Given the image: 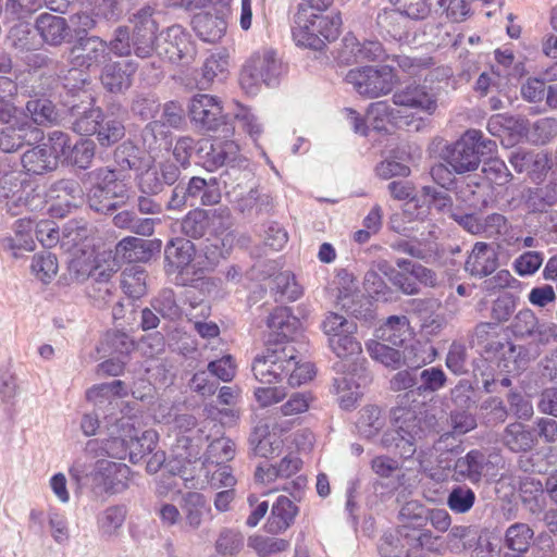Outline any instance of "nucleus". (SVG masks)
<instances>
[{
  "mask_svg": "<svg viewBox=\"0 0 557 557\" xmlns=\"http://www.w3.org/2000/svg\"><path fill=\"white\" fill-rule=\"evenodd\" d=\"M267 323L269 329L276 333V341L282 342H288L287 339L296 333L299 326V320L286 307L275 308L269 315Z\"/></svg>",
  "mask_w": 557,
  "mask_h": 557,
  "instance_id": "obj_38",
  "label": "nucleus"
},
{
  "mask_svg": "<svg viewBox=\"0 0 557 557\" xmlns=\"http://www.w3.org/2000/svg\"><path fill=\"white\" fill-rule=\"evenodd\" d=\"M127 509L124 505H112L97 516V527L101 536L116 537L124 525Z\"/></svg>",
  "mask_w": 557,
  "mask_h": 557,
  "instance_id": "obj_35",
  "label": "nucleus"
},
{
  "mask_svg": "<svg viewBox=\"0 0 557 557\" xmlns=\"http://www.w3.org/2000/svg\"><path fill=\"white\" fill-rule=\"evenodd\" d=\"M393 102L399 107L433 114L437 109V95L430 86L412 83L398 89L393 95Z\"/></svg>",
  "mask_w": 557,
  "mask_h": 557,
  "instance_id": "obj_14",
  "label": "nucleus"
},
{
  "mask_svg": "<svg viewBox=\"0 0 557 557\" xmlns=\"http://www.w3.org/2000/svg\"><path fill=\"white\" fill-rule=\"evenodd\" d=\"M475 494L467 485H456L447 497V506L456 513H466L474 505Z\"/></svg>",
  "mask_w": 557,
  "mask_h": 557,
  "instance_id": "obj_57",
  "label": "nucleus"
},
{
  "mask_svg": "<svg viewBox=\"0 0 557 557\" xmlns=\"http://www.w3.org/2000/svg\"><path fill=\"white\" fill-rule=\"evenodd\" d=\"M32 271L38 280L49 283L58 273V261L54 255H35L32 260Z\"/></svg>",
  "mask_w": 557,
  "mask_h": 557,
  "instance_id": "obj_64",
  "label": "nucleus"
},
{
  "mask_svg": "<svg viewBox=\"0 0 557 557\" xmlns=\"http://www.w3.org/2000/svg\"><path fill=\"white\" fill-rule=\"evenodd\" d=\"M174 451L178 462H182V465L180 467L172 466L171 471L178 474L185 481L186 486L195 487L194 483L188 485V482L195 480V467L193 469L189 467L200 460V446L195 444L190 436L183 434L177 437Z\"/></svg>",
  "mask_w": 557,
  "mask_h": 557,
  "instance_id": "obj_20",
  "label": "nucleus"
},
{
  "mask_svg": "<svg viewBox=\"0 0 557 557\" xmlns=\"http://www.w3.org/2000/svg\"><path fill=\"white\" fill-rule=\"evenodd\" d=\"M193 28L197 36L207 42H216L226 30V22L216 14L209 12H200L196 14L191 21Z\"/></svg>",
  "mask_w": 557,
  "mask_h": 557,
  "instance_id": "obj_31",
  "label": "nucleus"
},
{
  "mask_svg": "<svg viewBox=\"0 0 557 557\" xmlns=\"http://www.w3.org/2000/svg\"><path fill=\"white\" fill-rule=\"evenodd\" d=\"M486 466L485 455L481 450L472 449L455 461L453 479L456 482L469 481L472 484H478L483 478Z\"/></svg>",
  "mask_w": 557,
  "mask_h": 557,
  "instance_id": "obj_22",
  "label": "nucleus"
},
{
  "mask_svg": "<svg viewBox=\"0 0 557 557\" xmlns=\"http://www.w3.org/2000/svg\"><path fill=\"white\" fill-rule=\"evenodd\" d=\"M90 177L94 181L92 186L106 190L107 194L122 197L126 194V186L114 170L100 168L92 171Z\"/></svg>",
  "mask_w": 557,
  "mask_h": 557,
  "instance_id": "obj_50",
  "label": "nucleus"
},
{
  "mask_svg": "<svg viewBox=\"0 0 557 557\" xmlns=\"http://www.w3.org/2000/svg\"><path fill=\"white\" fill-rule=\"evenodd\" d=\"M48 195L51 199L59 200V205L77 207L83 199V190L78 182L63 178L51 185Z\"/></svg>",
  "mask_w": 557,
  "mask_h": 557,
  "instance_id": "obj_44",
  "label": "nucleus"
},
{
  "mask_svg": "<svg viewBox=\"0 0 557 557\" xmlns=\"http://www.w3.org/2000/svg\"><path fill=\"white\" fill-rule=\"evenodd\" d=\"M44 133L35 127L21 125L17 128H7L0 132V149L3 152H14L24 145H32L40 141Z\"/></svg>",
  "mask_w": 557,
  "mask_h": 557,
  "instance_id": "obj_29",
  "label": "nucleus"
},
{
  "mask_svg": "<svg viewBox=\"0 0 557 557\" xmlns=\"http://www.w3.org/2000/svg\"><path fill=\"white\" fill-rule=\"evenodd\" d=\"M421 237L412 236L411 239H398L392 244L396 251L407 253L412 258L426 260L432 257L434 248L428 237L420 234Z\"/></svg>",
  "mask_w": 557,
  "mask_h": 557,
  "instance_id": "obj_48",
  "label": "nucleus"
},
{
  "mask_svg": "<svg viewBox=\"0 0 557 557\" xmlns=\"http://www.w3.org/2000/svg\"><path fill=\"white\" fill-rule=\"evenodd\" d=\"M181 175L180 168L170 161L147 165L137 173V186L144 195H158L172 186Z\"/></svg>",
  "mask_w": 557,
  "mask_h": 557,
  "instance_id": "obj_13",
  "label": "nucleus"
},
{
  "mask_svg": "<svg viewBox=\"0 0 557 557\" xmlns=\"http://www.w3.org/2000/svg\"><path fill=\"white\" fill-rule=\"evenodd\" d=\"M90 476L94 491L115 495L129 487L132 470L125 463L101 459L96 462Z\"/></svg>",
  "mask_w": 557,
  "mask_h": 557,
  "instance_id": "obj_9",
  "label": "nucleus"
},
{
  "mask_svg": "<svg viewBox=\"0 0 557 557\" xmlns=\"http://www.w3.org/2000/svg\"><path fill=\"white\" fill-rule=\"evenodd\" d=\"M394 428L382 436V445L387 449H395L404 459L411 458L418 444L430 435L437 433V420L434 414L397 408L394 410Z\"/></svg>",
  "mask_w": 557,
  "mask_h": 557,
  "instance_id": "obj_2",
  "label": "nucleus"
},
{
  "mask_svg": "<svg viewBox=\"0 0 557 557\" xmlns=\"http://www.w3.org/2000/svg\"><path fill=\"white\" fill-rule=\"evenodd\" d=\"M102 268L99 261L92 260L89 256L79 255L69 262V278L72 283H82L87 278L91 280L96 271Z\"/></svg>",
  "mask_w": 557,
  "mask_h": 557,
  "instance_id": "obj_49",
  "label": "nucleus"
},
{
  "mask_svg": "<svg viewBox=\"0 0 557 557\" xmlns=\"http://www.w3.org/2000/svg\"><path fill=\"white\" fill-rule=\"evenodd\" d=\"M26 114L38 126H49L58 121L59 113L53 102L45 97L32 98L25 104Z\"/></svg>",
  "mask_w": 557,
  "mask_h": 557,
  "instance_id": "obj_41",
  "label": "nucleus"
},
{
  "mask_svg": "<svg viewBox=\"0 0 557 557\" xmlns=\"http://www.w3.org/2000/svg\"><path fill=\"white\" fill-rule=\"evenodd\" d=\"M214 216L212 210H191L181 222L182 233L193 239L201 238L210 231Z\"/></svg>",
  "mask_w": 557,
  "mask_h": 557,
  "instance_id": "obj_36",
  "label": "nucleus"
},
{
  "mask_svg": "<svg viewBox=\"0 0 557 557\" xmlns=\"http://www.w3.org/2000/svg\"><path fill=\"white\" fill-rule=\"evenodd\" d=\"M166 273L183 272L194 260L195 245L186 238L169 242L164 250Z\"/></svg>",
  "mask_w": 557,
  "mask_h": 557,
  "instance_id": "obj_26",
  "label": "nucleus"
},
{
  "mask_svg": "<svg viewBox=\"0 0 557 557\" xmlns=\"http://www.w3.org/2000/svg\"><path fill=\"white\" fill-rule=\"evenodd\" d=\"M497 265L495 249L486 243H476L466 260L465 270L472 276L484 277L495 272Z\"/></svg>",
  "mask_w": 557,
  "mask_h": 557,
  "instance_id": "obj_24",
  "label": "nucleus"
},
{
  "mask_svg": "<svg viewBox=\"0 0 557 557\" xmlns=\"http://www.w3.org/2000/svg\"><path fill=\"white\" fill-rule=\"evenodd\" d=\"M119 429L125 431L128 437V455L132 463L139 462L146 455L151 454L158 443V434L153 430L139 431L131 422L129 418L119 419Z\"/></svg>",
  "mask_w": 557,
  "mask_h": 557,
  "instance_id": "obj_16",
  "label": "nucleus"
},
{
  "mask_svg": "<svg viewBox=\"0 0 557 557\" xmlns=\"http://www.w3.org/2000/svg\"><path fill=\"white\" fill-rule=\"evenodd\" d=\"M96 145L89 138H83L72 145L65 163L79 169H87L95 157Z\"/></svg>",
  "mask_w": 557,
  "mask_h": 557,
  "instance_id": "obj_54",
  "label": "nucleus"
},
{
  "mask_svg": "<svg viewBox=\"0 0 557 557\" xmlns=\"http://www.w3.org/2000/svg\"><path fill=\"white\" fill-rule=\"evenodd\" d=\"M35 29L42 41L52 47L61 46L70 36V26L62 16L41 13L35 21Z\"/></svg>",
  "mask_w": 557,
  "mask_h": 557,
  "instance_id": "obj_23",
  "label": "nucleus"
},
{
  "mask_svg": "<svg viewBox=\"0 0 557 557\" xmlns=\"http://www.w3.org/2000/svg\"><path fill=\"white\" fill-rule=\"evenodd\" d=\"M436 349L426 344L416 342L405 347L403 351V364L418 371L425 364L432 363L436 358Z\"/></svg>",
  "mask_w": 557,
  "mask_h": 557,
  "instance_id": "obj_45",
  "label": "nucleus"
},
{
  "mask_svg": "<svg viewBox=\"0 0 557 557\" xmlns=\"http://www.w3.org/2000/svg\"><path fill=\"white\" fill-rule=\"evenodd\" d=\"M327 345L339 359L334 364V370L338 374L334 379L338 401L344 409H350L362 395L361 384L367 383V376L358 374V370H363L362 364H359L361 344L355 333H345L338 338H332Z\"/></svg>",
  "mask_w": 557,
  "mask_h": 557,
  "instance_id": "obj_1",
  "label": "nucleus"
},
{
  "mask_svg": "<svg viewBox=\"0 0 557 557\" xmlns=\"http://www.w3.org/2000/svg\"><path fill=\"white\" fill-rule=\"evenodd\" d=\"M137 64L132 61L111 62L101 71V84L110 92L121 94L132 86Z\"/></svg>",
  "mask_w": 557,
  "mask_h": 557,
  "instance_id": "obj_21",
  "label": "nucleus"
},
{
  "mask_svg": "<svg viewBox=\"0 0 557 557\" xmlns=\"http://www.w3.org/2000/svg\"><path fill=\"white\" fill-rule=\"evenodd\" d=\"M183 527L188 531H197L206 518L212 519V509L206 496L199 492H187L181 502Z\"/></svg>",
  "mask_w": 557,
  "mask_h": 557,
  "instance_id": "obj_19",
  "label": "nucleus"
},
{
  "mask_svg": "<svg viewBox=\"0 0 557 557\" xmlns=\"http://www.w3.org/2000/svg\"><path fill=\"white\" fill-rule=\"evenodd\" d=\"M400 14L412 20H424L432 14H442L446 0H392Z\"/></svg>",
  "mask_w": 557,
  "mask_h": 557,
  "instance_id": "obj_32",
  "label": "nucleus"
},
{
  "mask_svg": "<svg viewBox=\"0 0 557 557\" xmlns=\"http://www.w3.org/2000/svg\"><path fill=\"white\" fill-rule=\"evenodd\" d=\"M247 545L253 549L259 557H269L270 555L287 550L289 542L284 539L253 534L248 537Z\"/></svg>",
  "mask_w": 557,
  "mask_h": 557,
  "instance_id": "obj_52",
  "label": "nucleus"
},
{
  "mask_svg": "<svg viewBox=\"0 0 557 557\" xmlns=\"http://www.w3.org/2000/svg\"><path fill=\"white\" fill-rule=\"evenodd\" d=\"M297 513L298 507L288 497H277L265 524L267 531L271 534L286 531L294 523Z\"/></svg>",
  "mask_w": 557,
  "mask_h": 557,
  "instance_id": "obj_28",
  "label": "nucleus"
},
{
  "mask_svg": "<svg viewBox=\"0 0 557 557\" xmlns=\"http://www.w3.org/2000/svg\"><path fill=\"white\" fill-rule=\"evenodd\" d=\"M399 517L408 520L413 527H422L429 521L438 532H446L451 523L450 516L445 509H425L416 502L404 505Z\"/></svg>",
  "mask_w": 557,
  "mask_h": 557,
  "instance_id": "obj_17",
  "label": "nucleus"
},
{
  "mask_svg": "<svg viewBox=\"0 0 557 557\" xmlns=\"http://www.w3.org/2000/svg\"><path fill=\"white\" fill-rule=\"evenodd\" d=\"M341 59L346 63L383 61L385 59V50L377 40L360 42L355 36L347 35L343 39Z\"/></svg>",
  "mask_w": 557,
  "mask_h": 557,
  "instance_id": "obj_15",
  "label": "nucleus"
},
{
  "mask_svg": "<svg viewBox=\"0 0 557 557\" xmlns=\"http://www.w3.org/2000/svg\"><path fill=\"white\" fill-rule=\"evenodd\" d=\"M188 116L194 126L201 131L215 132L226 126L221 101L208 94H197L190 99Z\"/></svg>",
  "mask_w": 557,
  "mask_h": 557,
  "instance_id": "obj_10",
  "label": "nucleus"
},
{
  "mask_svg": "<svg viewBox=\"0 0 557 557\" xmlns=\"http://www.w3.org/2000/svg\"><path fill=\"white\" fill-rule=\"evenodd\" d=\"M496 147V143L484 138L481 131L471 128L449 148L447 162L458 174L471 172L478 169L481 157L492 153Z\"/></svg>",
  "mask_w": 557,
  "mask_h": 557,
  "instance_id": "obj_5",
  "label": "nucleus"
},
{
  "mask_svg": "<svg viewBox=\"0 0 557 557\" xmlns=\"http://www.w3.org/2000/svg\"><path fill=\"white\" fill-rule=\"evenodd\" d=\"M511 332L516 337H531L539 343H547L554 335V327L547 323H541L531 309L520 310L513 318Z\"/></svg>",
  "mask_w": 557,
  "mask_h": 557,
  "instance_id": "obj_18",
  "label": "nucleus"
},
{
  "mask_svg": "<svg viewBox=\"0 0 557 557\" xmlns=\"http://www.w3.org/2000/svg\"><path fill=\"white\" fill-rule=\"evenodd\" d=\"M282 73V63L271 49L253 53L243 66L239 83L248 94H255L261 83L274 86Z\"/></svg>",
  "mask_w": 557,
  "mask_h": 557,
  "instance_id": "obj_6",
  "label": "nucleus"
},
{
  "mask_svg": "<svg viewBox=\"0 0 557 557\" xmlns=\"http://www.w3.org/2000/svg\"><path fill=\"white\" fill-rule=\"evenodd\" d=\"M249 443L256 456L270 458L277 455L283 447L282 438L268 431V426H258L250 435Z\"/></svg>",
  "mask_w": 557,
  "mask_h": 557,
  "instance_id": "obj_37",
  "label": "nucleus"
},
{
  "mask_svg": "<svg viewBox=\"0 0 557 557\" xmlns=\"http://www.w3.org/2000/svg\"><path fill=\"white\" fill-rule=\"evenodd\" d=\"M103 451L106 456L116 459H123L128 453V437L125 431L119 429V420L110 431V437L104 440Z\"/></svg>",
  "mask_w": 557,
  "mask_h": 557,
  "instance_id": "obj_61",
  "label": "nucleus"
},
{
  "mask_svg": "<svg viewBox=\"0 0 557 557\" xmlns=\"http://www.w3.org/2000/svg\"><path fill=\"white\" fill-rule=\"evenodd\" d=\"M295 346L290 342L275 341L257 355L251 370L255 379L264 385L282 382L294 364Z\"/></svg>",
  "mask_w": 557,
  "mask_h": 557,
  "instance_id": "obj_4",
  "label": "nucleus"
},
{
  "mask_svg": "<svg viewBox=\"0 0 557 557\" xmlns=\"http://www.w3.org/2000/svg\"><path fill=\"white\" fill-rule=\"evenodd\" d=\"M321 329L327 337V343L332 338H338L345 333H356L357 324L338 313L330 312L325 315L321 323Z\"/></svg>",
  "mask_w": 557,
  "mask_h": 557,
  "instance_id": "obj_53",
  "label": "nucleus"
},
{
  "mask_svg": "<svg viewBox=\"0 0 557 557\" xmlns=\"http://www.w3.org/2000/svg\"><path fill=\"white\" fill-rule=\"evenodd\" d=\"M116 272L115 264L97 270L87 287V295L98 308L107 306L112 299L115 286L112 276Z\"/></svg>",
  "mask_w": 557,
  "mask_h": 557,
  "instance_id": "obj_25",
  "label": "nucleus"
},
{
  "mask_svg": "<svg viewBox=\"0 0 557 557\" xmlns=\"http://www.w3.org/2000/svg\"><path fill=\"white\" fill-rule=\"evenodd\" d=\"M272 282V289L280 294L281 299L295 301L302 295L301 286L296 282L294 274L289 271L276 274Z\"/></svg>",
  "mask_w": 557,
  "mask_h": 557,
  "instance_id": "obj_58",
  "label": "nucleus"
},
{
  "mask_svg": "<svg viewBox=\"0 0 557 557\" xmlns=\"http://www.w3.org/2000/svg\"><path fill=\"white\" fill-rule=\"evenodd\" d=\"M447 383V375L440 367H430L417 372V395L425 396L441 391Z\"/></svg>",
  "mask_w": 557,
  "mask_h": 557,
  "instance_id": "obj_46",
  "label": "nucleus"
},
{
  "mask_svg": "<svg viewBox=\"0 0 557 557\" xmlns=\"http://www.w3.org/2000/svg\"><path fill=\"white\" fill-rule=\"evenodd\" d=\"M201 470L205 472V476L208 480L211 487L214 488H230L235 486L237 480L233 473V469L230 465H221L218 467H202Z\"/></svg>",
  "mask_w": 557,
  "mask_h": 557,
  "instance_id": "obj_63",
  "label": "nucleus"
},
{
  "mask_svg": "<svg viewBox=\"0 0 557 557\" xmlns=\"http://www.w3.org/2000/svg\"><path fill=\"white\" fill-rule=\"evenodd\" d=\"M227 58L221 53H212L209 55L201 67V76L198 79V87L207 89L211 86L214 79L223 76L227 70Z\"/></svg>",
  "mask_w": 557,
  "mask_h": 557,
  "instance_id": "obj_47",
  "label": "nucleus"
},
{
  "mask_svg": "<svg viewBox=\"0 0 557 557\" xmlns=\"http://www.w3.org/2000/svg\"><path fill=\"white\" fill-rule=\"evenodd\" d=\"M24 170L29 174L42 175L58 168L55 156L48 150V145H37L26 150L21 158Z\"/></svg>",
  "mask_w": 557,
  "mask_h": 557,
  "instance_id": "obj_30",
  "label": "nucleus"
},
{
  "mask_svg": "<svg viewBox=\"0 0 557 557\" xmlns=\"http://www.w3.org/2000/svg\"><path fill=\"white\" fill-rule=\"evenodd\" d=\"M116 253L127 262H137L149 257L146 240L138 237H125L116 245Z\"/></svg>",
  "mask_w": 557,
  "mask_h": 557,
  "instance_id": "obj_55",
  "label": "nucleus"
},
{
  "mask_svg": "<svg viewBox=\"0 0 557 557\" xmlns=\"http://www.w3.org/2000/svg\"><path fill=\"white\" fill-rule=\"evenodd\" d=\"M224 176L230 181H239L238 184L233 186L232 190H228V195L234 196L236 209L244 214L262 213L269 211L271 207V198L267 194H262L258 188L248 186V193L243 194L242 184H246L253 180V174L250 170H239L232 165L224 173Z\"/></svg>",
  "mask_w": 557,
  "mask_h": 557,
  "instance_id": "obj_8",
  "label": "nucleus"
},
{
  "mask_svg": "<svg viewBox=\"0 0 557 557\" xmlns=\"http://www.w3.org/2000/svg\"><path fill=\"white\" fill-rule=\"evenodd\" d=\"M346 82L361 96L377 98L388 94L395 84V75L389 66L352 69Z\"/></svg>",
  "mask_w": 557,
  "mask_h": 557,
  "instance_id": "obj_7",
  "label": "nucleus"
},
{
  "mask_svg": "<svg viewBox=\"0 0 557 557\" xmlns=\"http://www.w3.org/2000/svg\"><path fill=\"white\" fill-rule=\"evenodd\" d=\"M409 335V320L406 315H392L377 330V337L393 346L403 345Z\"/></svg>",
  "mask_w": 557,
  "mask_h": 557,
  "instance_id": "obj_39",
  "label": "nucleus"
},
{
  "mask_svg": "<svg viewBox=\"0 0 557 557\" xmlns=\"http://www.w3.org/2000/svg\"><path fill=\"white\" fill-rule=\"evenodd\" d=\"M367 350L374 360L385 367L398 369L403 366V354L387 344L371 342L367 345Z\"/></svg>",
  "mask_w": 557,
  "mask_h": 557,
  "instance_id": "obj_56",
  "label": "nucleus"
},
{
  "mask_svg": "<svg viewBox=\"0 0 557 557\" xmlns=\"http://www.w3.org/2000/svg\"><path fill=\"white\" fill-rule=\"evenodd\" d=\"M184 123V110L180 103L170 101L164 104L161 121H153L146 125L143 131L145 144L152 149L153 143L157 141V133H162L163 125L178 128Z\"/></svg>",
  "mask_w": 557,
  "mask_h": 557,
  "instance_id": "obj_27",
  "label": "nucleus"
},
{
  "mask_svg": "<svg viewBox=\"0 0 557 557\" xmlns=\"http://www.w3.org/2000/svg\"><path fill=\"white\" fill-rule=\"evenodd\" d=\"M146 272L138 265L125 269L122 273L121 287L131 298L137 299L146 294Z\"/></svg>",
  "mask_w": 557,
  "mask_h": 557,
  "instance_id": "obj_51",
  "label": "nucleus"
},
{
  "mask_svg": "<svg viewBox=\"0 0 557 557\" xmlns=\"http://www.w3.org/2000/svg\"><path fill=\"white\" fill-rule=\"evenodd\" d=\"M238 152V145L232 140L211 144L210 150L206 154V166L208 170L213 171L220 166L231 164L236 161Z\"/></svg>",
  "mask_w": 557,
  "mask_h": 557,
  "instance_id": "obj_42",
  "label": "nucleus"
},
{
  "mask_svg": "<svg viewBox=\"0 0 557 557\" xmlns=\"http://www.w3.org/2000/svg\"><path fill=\"white\" fill-rule=\"evenodd\" d=\"M236 444L230 437H218L212 440L201 462L202 467H218L228 465L235 458Z\"/></svg>",
  "mask_w": 557,
  "mask_h": 557,
  "instance_id": "obj_34",
  "label": "nucleus"
},
{
  "mask_svg": "<svg viewBox=\"0 0 557 557\" xmlns=\"http://www.w3.org/2000/svg\"><path fill=\"white\" fill-rule=\"evenodd\" d=\"M384 425L381 409L376 406H367L360 411L357 426L367 437L374 436Z\"/></svg>",
  "mask_w": 557,
  "mask_h": 557,
  "instance_id": "obj_62",
  "label": "nucleus"
},
{
  "mask_svg": "<svg viewBox=\"0 0 557 557\" xmlns=\"http://www.w3.org/2000/svg\"><path fill=\"white\" fill-rule=\"evenodd\" d=\"M367 119L376 131H386L388 123H396L394 109L386 101H377L370 104Z\"/></svg>",
  "mask_w": 557,
  "mask_h": 557,
  "instance_id": "obj_60",
  "label": "nucleus"
},
{
  "mask_svg": "<svg viewBox=\"0 0 557 557\" xmlns=\"http://www.w3.org/2000/svg\"><path fill=\"white\" fill-rule=\"evenodd\" d=\"M244 547L243 534L234 529L224 528L215 541V550L221 555H236Z\"/></svg>",
  "mask_w": 557,
  "mask_h": 557,
  "instance_id": "obj_59",
  "label": "nucleus"
},
{
  "mask_svg": "<svg viewBox=\"0 0 557 557\" xmlns=\"http://www.w3.org/2000/svg\"><path fill=\"white\" fill-rule=\"evenodd\" d=\"M69 58L75 67L98 69L110 59L108 42L97 36L79 37L71 48Z\"/></svg>",
  "mask_w": 557,
  "mask_h": 557,
  "instance_id": "obj_12",
  "label": "nucleus"
},
{
  "mask_svg": "<svg viewBox=\"0 0 557 557\" xmlns=\"http://www.w3.org/2000/svg\"><path fill=\"white\" fill-rule=\"evenodd\" d=\"M535 441L532 430L520 422L509 423L502 435L503 444L513 453L531 450Z\"/></svg>",
  "mask_w": 557,
  "mask_h": 557,
  "instance_id": "obj_33",
  "label": "nucleus"
},
{
  "mask_svg": "<svg viewBox=\"0 0 557 557\" xmlns=\"http://www.w3.org/2000/svg\"><path fill=\"white\" fill-rule=\"evenodd\" d=\"M534 531L529 524L516 522L505 531L504 543L509 550L525 554L531 546Z\"/></svg>",
  "mask_w": 557,
  "mask_h": 557,
  "instance_id": "obj_43",
  "label": "nucleus"
},
{
  "mask_svg": "<svg viewBox=\"0 0 557 557\" xmlns=\"http://www.w3.org/2000/svg\"><path fill=\"white\" fill-rule=\"evenodd\" d=\"M487 131L497 137L505 133L521 136L528 132V120L508 114H494L487 121Z\"/></svg>",
  "mask_w": 557,
  "mask_h": 557,
  "instance_id": "obj_40",
  "label": "nucleus"
},
{
  "mask_svg": "<svg viewBox=\"0 0 557 557\" xmlns=\"http://www.w3.org/2000/svg\"><path fill=\"white\" fill-rule=\"evenodd\" d=\"M341 24L338 15H323L306 4H298L292 22L293 39L299 47L321 50L325 41L338 37Z\"/></svg>",
  "mask_w": 557,
  "mask_h": 557,
  "instance_id": "obj_3",
  "label": "nucleus"
},
{
  "mask_svg": "<svg viewBox=\"0 0 557 557\" xmlns=\"http://www.w3.org/2000/svg\"><path fill=\"white\" fill-rule=\"evenodd\" d=\"M163 44L158 42V54L169 61L189 64L195 60L196 47L189 34L180 25H172L160 36Z\"/></svg>",
  "mask_w": 557,
  "mask_h": 557,
  "instance_id": "obj_11",
  "label": "nucleus"
}]
</instances>
